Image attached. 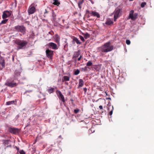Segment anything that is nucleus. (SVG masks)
<instances>
[{"label": "nucleus", "instance_id": "nucleus-11", "mask_svg": "<svg viewBox=\"0 0 154 154\" xmlns=\"http://www.w3.org/2000/svg\"><path fill=\"white\" fill-rule=\"evenodd\" d=\"M5 85L11 87H13L16 86L17 85L16 83H14L13 82H7L5 84Z\"/></svg>", "mask_w": 154, "mask_h": 154}, {"label": "nucleus", "instance_id": "nucleus-31", "mask_svg": "<svg viewBox=\"0 0 154 154\" xmlns=\"http://www.w3.org/2000/svg\"><path fill=\"white\" fill-rule=\"evenodd\" d=\"M48 91V92L50 94L52 93L54 91V88H50L49 89Z\"/></svg>", "mask_w": 154, "mask_h": 154}, {"label": "nucleus", "instance_id": "nucleus-49", "mask_svg": "<svg viewBox=\"0 0 154 154\" xmlns=\"http://www.w3.org/2000/svg\"><path fill=\"white\" fill-rule=\"evenodd\" d=\"M65 84H66V85H68V83H66V82H65Z\"/></svg>", "mask_w": 154, "mask_h": 154}, {"label": "nucleus", "instance_id": "nucleus-44", "mask_svg": "<svg viewBox=\"0 0 154 154\" xmlns=\"http://www.w3.org/2000/svg\"><path fill=\"white\" fill-rule=\"evenodd\" d=\"M88 0L90 1L92 4H94V2H93V1L92 0Z\"/></svg>", "mask_w": 154, "mask_h": 154}, {"label": "nucleus", "instance_id": "nucleus-40", "mask_svg": "<svg viewBox=\"0 0 154 154\" xmlns=\"http://www.w3.org/2000/svg\"><path fill=\"white\" fill-rule=\"evenodd\" d=\"M86 13L88 14L89 15H90V13L91 12V11H89L88 10H87L86 11Z\"/></svg>", "mask_w": 154, "mask_h": 154}, {"label": "nucleus", "instance_id": "nucleus-9", "mask_svg": "<svg viewBox=\"0 0 154 154\" xmlns=\"http://www.w3.org/2000/svg\"><path fill=\"white\" fill-rule=\"evenodd\" d=\"M121 11L120 8H118L115 10L114 15V20L116 21V19L119 17V14Z\"/></svg>", "mask_w": 154, "mask_h": 154}, {"label": "nucleus", "instance_id": "nucleus-37", "mask_svg": "<svg viewBox=\"0 0 154 154\" xmlns=\"http://www.w3.org/2000/svg\"><path fill=\"white\" fill-rule=\"evenodd\" d=\"M79 37H80V39H81V40L82 41H83V42H85V39H84V37H83L82 36H81V35H80V36H79Z\"/></svg>", "mask_w": 154, "mask_h": 154}, {"label": "nucleus", "instance_id": "nucleus-22", "mask_svg": "<svg viewBox=\"0 0 154 154\" xmlns=\"http://www.w3.org/2000/svg\"><path fill=\"white\" fill-rule=\"evenodd\" d=\"M80 53L79 51H75L74 52L72 58L74 59V58L78 57Z\"/></svg>", "mask_w": 154, "mask_h": 154}, {"label": "nucleus", "instance_id": "nucleus-21", "mask_svg": "<svg viewBox=\"0 0 154 154\" xmlns=\"http://www.w3.org/2000/svg\"><path fill=\"white\" fill-rule=\"evenodd\" d=\"M55 42L58 44H59L60 41V37L57 34L55 35Z\"/></svg>", "mask_w": 154, "mask_h": 154}, {"label": "nucleus", "instance_id": "nucleus-43", "mask_svg": "<svg viewBox=\"0 0 154 154\" xmlns=\"http://www.w3.org/2000/svg\"><path fill=\"white\" fill-rule=\"evenodd\" d=\"M82 56L81 55L80 57L78 59V61H79L80 60L81 58H82Z\"/></svg>", "mask_w": 154, "mask_h": 154}, {"label": "nucleus", "instance_id": "nucleus-28", "mask_svg": "<svg viewBox=\"0 0 154 154\" xmlns=\"http://www.w3.org/2000/svg\"><path fill=\"white\" fill-rule=\"evenodd\" d=\"M15 104L14 103V101L12 100L11 101H8L6 103V105H9L11 104Z\"/></svg>", "mask_w": 154, "mask_h": 154}, {"label": "nucleus", "instance_id": "nucleus-14", "mask_svg": "<svg viewBox=\"0 0 154 154\" xmlns=\"http://www.w3.org/2000/svg\"><path fill=\"white\" fill-rule=\"evenodd\" d=\"M93 16L94 17H97V18L100 17V14L97 12L94 11H91L90 13V15H88V17H89L90 16Z\"/></svg>", "mask_w": 154, "mask_h": 154}, {"label": "nucleus", "instance_id": "nucleus-36", "mask_svg": "<svg viewBox=\"0 0 154 154\" xmlns=\"http://www.w3.org/2000/svg\"><path fill=\"white\" fill-rule=\"evenodd\" d=\"M20 154H25V152L23 150H21L19 151Z\"/></svg>", "mask_w": 154, "mask_h": 154}, {"label": "nucleus", "instance_id": "nucleus-35", "mask_svg": "<svg viewBox=\"0 0 154 154\" xmlns=\"http://www.w3.org/2000/svg\"><path fill=\"white\" fill-rule=\"evenodd\" d=\"M146 3L145 2H142L141 4V7L142 8H143L146 5Z\"/></svg>", "mask_w": 154, "mask_h": 154}, {"label": "nucleus", "instance_id": "nucleus-39", "mask_svg": "<svg viewBox=\"0 0 154 154\" xmlns=\"http://www.w3.org/2000/svg\"><path fill=\"white\" fill-rule=\"evenodd\" d=\"M126 42L127 44L128 45H129L131 43V42L129 40H127L126 41Z\"/></svg>", "mask_w": 154, "mask_h": 154}, {"label": "nucleus", "instance_id": "nucleus-15", "mask_svg": "<svg viewBox=\"0 0 154 154\" xmlns=\"http://www.w3.org/2000/svg\"><path fill=\"white\" fill-rule=\"evenodd\" d=\"M58 92L59 94L58 95L59 98L60 100H61L63 102H65V100L63 95L62 94L61 92L60 91H58Z\"/></svg>", "mask_w": 154, "mask_h": 154}, {"label": "nucleus", "instance_id": "nucleus-23", "mask_svg": "<svg viewBox=\"0 0 154 154\" xmlns=\"http://www.w3.org/2000/svg\"><path fill=\"white\" fill-rule=\"evenodd\" d=\"M52 16L53 18V20L54 21H55L56 20V15L54 13L53 10H52Z\"/></svg>", "mask_w": 154, "mask_h": 154}, {"label": "nucleus", "instance_id": "nucleus-12", "mask_svg": "<svg viewBox=\"0 0 154 154\" xmlns=\"http://www.w3.org/2000/svg\"><path fill=\"white\" fill-rule=\"evenodd\" d=\"M48 45L49 47H51L54 50H57L58 48L57 45L55 43L53 42L49 43L48 44Z\"/></svg>", "mask_w": 154, "mask_h": 154}, {"label": "nucleus", "instance_id": "nucleus-5", "mask_svg": "<svg viewBox=\"0 0 154 154\" xmlns=\"http://www.w3.org/2000/svg\"><path fill=\"white\" fill-rule=\"evenodd\" d=\"M134 11L133 10H131L128 16L129 18H131L132 20H134L137 18L138 14L135 13L134 14Z\"/></svg>", "mask_w": 154, "mask_h": 154}, {"label": "nucleus", "instance_id": "nucleus-13", "mask_svg": "<svg viewBox=\"0 0 154 154\" xmlns=\"http://www.w3.org/2000/svg\"><path fill=\"white\" fill-rule=\"evenodd\" d=\"M9 131L11 133L16 134L19 132V130L17 128H9Z\"/></svg>", "mask_w": 154, "mask_h": 154}, {"label": "nucleus", "instance_id": "nucleus-27", "mask_svg": "<svg viewBox=\"0 0 154 154\" xmlns=\"http://www.w3.org/2000/svg\"><path fill=\"white\" fill-rule=\"evenodd\" d=\"M82 35H84L85 38L86 39L89 38L90 37V35L88 33H83Z\"/></svg>", "mask_w": 154, "mask_h": 154}, {"label": "nucleus", "instance_id": "nucleus-19", "mask_svg": "<svg viewBox=\"0 0 154 154\" xmlns=\"http://www.w3.org/2000/svg\"><path fill=\"white\" fill-rule=\"evenodd\" d=\"M70 77L67 76H64L62 79V81L63 82L65 81H68L69 80Z\"/></svg>", "mask_w": 154, "mask_h": 154}, {"label": "nucleus", "instance_id": "nucleus-32", "mask_svg": "<svg viewBox=\"0 0 154 154\" xmlns=\"http://www.w3.org/2000/svg\"><path fill=\"white\" fill-rule=\"evenodd\" d=\"M92 65V63L91 61H88L86 63V66H90Z\"/></svg>", "mask_w": 154, "mask_h": 154}, {"label": "nucleus", "instance_id": "nucleus-17", "mask_svg": "<svg viewBox=\"0 0 154 154\" xmlns=\"http://www.w3.org/2000/svg\"><path fill=\"white\" fill-rule=\"evenodd\" d=\"M101 66V64L95 65L93 66V68L94 69L97 71H99L100 70Z\"/></svg>", "mask_w": 154, "mask_h": 154}, {"label": "nucleus", "instance_id": "nucleus-7", "mask_svg": "<svg viewBox=\"0 0 154 154\" xmlns=\"http://www.w3.org/2000/svg\"><path fill=\"white\" fill-rule=\"evenodd\" d=\"M11 14V11H4L2 14V18L3 19H5L9 17Z\"/></svg>", "mask_w": 154, "mask_h": 154}, {"label": "nucleus", "instance_id": "nucleus-10", "mask_svg": "<svg viewBox=\"0 0 154 154\" xmlns=\"http://www.w3.org/2000/svg\"><path fill=\"white\" fill-rule=\"evenodd\" d=\"M72 38V42L73 44L75 45V43L78 45H80L81 44V42L76 37L73 36Z\"/></svg>", "mask_w": 154, "mask_h": 154}, {"label": "nucleus", "instance_id": "nucleus-25", "mask_svg": "<svg viewBox=\"0 0 154 154\" xmlns=\"http://www.w3.org/2000/svg\"><path fill=\"white\" fill-rule=\"evenodd\" d=\"M53 1L54 2L53 3V4L57 6H59L60 5V3L58 0H53Z\"/></svg>", "mask_w": 154, "mask_h": 154}, {"label": "nucleus", "instance_id": "nucleus-8", "mask_svg": "<svg viewBox=\"0 0 154 154\" xmlns=\"http://www.w3.org/2000/svg\"><path fill=\"white\" fill-rule=\"evenodd\" d=\"M45 52L47 57L51 59L53 55V51L47 49L46 50Z\"/></svg>", "mask_w": 154, "mask_h": 154}, {"label": "nucleus", "instance_id": "nucleus-20", "mask_svg": "<svg viewBox=\"0 0 154 154\" xmlns=\"http://www.w3.org/2000/svg\"><path fill=\"white\" fill-rule=\"evenodd\" d=\"M84 84V82L83 80L82 79H79V83L78 88L82 87Z\"/></svg>", "mask_w": 154, "mask_h": 154}, {"label": "nucleus", "instance_id": "nucleus-16", "mask_svg": "<svg viewBox=\"0 0 154 154\" xmlns=\"http://www.w3.org/2000/svg\"><path fill=\"white\" fill-rule=\"evenodd\" d=\"M108 111L109 112V115H111L112 114L113 111V107L112 106H111V105L107 106Z\"/></svg>", "mask_w": 154, "mask_h": 154}, {"label": "nucleus", "instance_id": "nucleus-48", "mask_svg": "<svg viewBox=\"0 0 154 154\" xmlns=\"http://www.w3.org/2000/svg\"><path fill=\"white\" fill-rule=\"evenodd\" d=\"M58 137L62 138V136L61 135H60Z\"/></svg>", "mask_w": 154, "mask_h": 154}, {"label": "nucleus", "instance_id": "nucleus-26", "mask_svg": "<svg viewBox=\"0 0 154 154\" xmlns=\"http://www.w3.org/2000/svg\"><path fill=\"white\" fill-rule=\"evenodd\" d=\"M113 22L110 20H107L105 23L106 25H109L113 24Z\"/></svg>", "mask_w": 154, "mask_h": 154}, {"label": "nucleus", "instance_id": "nucleus-47", "mask_svg": "<svg viewBox=\"0 0 154 154\" xmlns=\"http://www.w3.org/2000/svg\"><path fill=\"white\" fill-rule=\"evenodd\" d=\"M11 145H8V146H7L6 147H11Z\"/></svg>", "mask_w": 154, "mask_h": 154}, {"label": "nucleus", "instance_id": "nucleus-4", "mask_svg": "<svg viewBox=\"0 0 154 154\" xmlns=\"http://www.w3.org/2000/svg\"><path fill=\"white\" fill-rule=\"evenodd\" d=\"M15 31L24 33L26 32V28L23 25H18L14 27Z\"/></svg>", "mask_w": 154, "mask_h": 154}, {"label": "nucleus", "instance_id": "nucleus-29", "mask_svg": "<svg viewBox=\"0 0 154 154\" xmlns=\"http://www.w3.org/2000/svg\"><path fill=\"white\" fill-rule=\"evenodd\" d=\"M88 67L87 66H85V67L82 68L81 69V70L82 71L84 72H87L88 71Z\"/></svg>", "mask_w": 154, "mask_h": 154}, {"label": "nucleus", "instance_id": "nucleus-50", "mask_svg": "<svg viewBox=\"0 0 154 154\" xmlns=\"http://www.w3.org/2000/svg\"><path fill=\"white\" fill-rule=\"evenodd\" d=\"M71 100L72 101H73V100H72V99H71Z\"/></svg>", "mask_w": 154, "mask_h": 154}, {"label": "nucleus", "instance_id": "nucleus-33", "mask_svg": "<svg viewBox=\"0 0 154 154\" xmlns=\"http://www.w3.org/2000/svg\"><path fill=\"white\" fill-rule=\"evenodd\" d=\"M8 20V19H5L4 20L1 21V23H0V24H5L7 22Z\"/></svg>", "mask_w": 154, "mask_h": 154}, {"label": "nucleus", "instance_id": "nucleus-46", "mask_svg": "<svg viewBox=\"0 0 154 154\" xmlns=\"http://www.w3.org/2000/svg\"><path fill=\"white\" fill-rule=\"evenodd\" d=\"M99 108L100 109H103V106H100Z\"/></svg>", "mask_w": 154, "mask_h": 154}, {"label": "nucleus", "instance_id": "nucleus-18", "mask_svg": "<svg viewBox=\"0 0 154 154\" xmlns=\"http://www.w3.org/2000/svg\"><path fill=\"white\" fill-rule=\"evenodd\" d=\"M5 63L4 59L2 57H0V65H1L2 68L5 67Z\"/></svg>", "mask_w": 154, "mask_h": 154}, {"label": "nucleus", "instance_id": "nucleus-41", "mask_svg": "<svg viewBox=\"0 0 154 154\" xmlns=\"http://www.w3.org/2000/svg\"><path fill=\"white\" fill-rule=\"evenodd\" d=\"M87 88H83V90L84 91L85 93H86L87 91Z\"/></svg>", "mask_w": 154, "mask_h": 154}, {"label": "nucleus", "instance_id": "nucleus-45", "mask_svg": "<svg viewBox=\"0 0 154 154\" xmlns=\"http://www.w3.org/2000/svg\"><path fill=\"white\" fill-rule=\"evenodd\" d=\"M15 147L17 149V150L18 151V152L19 151V148L18 147H17L16 146Z\"/></svg>", "mask_w": 154, "mask_h": 154}, {"label": "nucleus", "instance_id": "nucleus-2", "mask_svg": "<svg viewBox=\"0 0 154 154\" xmlns=\"http://www.w3.org/2000/svg\"><path fill=\"white\" fill-rule=\"evenodd\" d=\"M14 43L18 45V48L19 49H21L23 47L26 46L28 42L25 40H21L19 39H16L14 40Z\"/></svg>", "mask_w": 154, "mask_h": 154}, {"label": "nucleus", "instance_id": "nucleus-42", "mask_svg": "<svg viewBox=\"0 0 154 154\" xmlns=\"http://www.w3.org/2000/svg\"><path fill=\"white\" fill-rule=\"evenodd\" d=\"M48 13V11L47 10L45 9V12H44V14H47Z\"/></svg>", "mask_w": 154, "mask_h": 154}, {"label": "nucleus", "instance_id": "nucleus-34", "mask_svg": "<svg viewBox=\"0 0 154 154\" xmlns=\"http://www.w3.org/2000/svg\"><path fill=\"white\" fill-rule=\"evenodd\" d=\"M79 72L80 71L78 69H77L75 71L74 74L75 75H77L79 74Z\"/></svg>", "mask_w": 154, "mask_h": 154}, {"label": "nucleus", "instance_id": "nucleus-38", "mask_svg": "<svg viewBox=\"0 0 154 154\" xmlns=\"http://www.w3.org/2000/svg\"><path fill=\"white\" fill-rule=\"evenodd\" d=\"M80 111V110L79 109H75L74 110V112L75 113H77Z\"/></svg>", "mask_w": 154, "mask_h": 154}, {"label": "nucleus", "instance_id": "nucleus-24", "mask_svg": "<svg viewBox=\"0 0 154 154\" xmlns=\"http://www.w3.org/2000/svg\"><path fill=\"white\" fill-rule=\"evenodd\" d=\"M3 141V144L4 145L6 146L7 145H8L9 144V142L10 141V140H4Z\"/></svg>", "mask_w": 154, "mask_h": 154}, {"label": "nucleus", "instance_id": "nucleus-6", "mask_svg": "<svg viewBox=\"0 0 154 154\" xmlns=\"http://www.w3.org/2000/svg\"><path fill=\"white\" fill-rule=\"evenodd\" d=\"M21 72V70L20 69H19L15 70L14 75V79H17V78L20 75Z\"/></svg>", "mask_w": 154, "mask_h": 154}, {"label": "nucleus", "instance_id": "nucleus-30", "mask_svg": "<svg viewBox=\"0 0 154 154\" xmlns=\"http://www.w3.org/2000/svg\"><path fill=\"white\" fill-rule=\"evenodd\" d=\"M84 2V0H82V1H79L78 3V5L79 8L81 9V5H82Z\"/></svg>", "mask_w": 154, "mask_h": 154}, {"label": "nucleus", "instance_id": "nucleus-3", "mask_svg": "<svg viewBox=\"0 0 154 154\" xmlns=\"http://www.w3.org/2000/svg\"><path fill=\"white\" fill-rule=\"evenodd\" d=\"M37 5L35 3H32L29 7L28 10V13L29 14H33L36 11L35 7Z\"/></svg>", "mask_w": 154, "mask_h": 154}, {"label": "nucleus", "instance_id": "nucleus-1", "mask_svg": "<svg viewBox=\"0 0 154 154\" xmlns=\"http://www.w3.org/2000/svg\"><path fill=\"white\" fill-rule=\"evenodd\" d=\"M113 46L110 45V42H108L104 44L101 47L98 48V51L100 52L107 53L112 51Z\"/></svg>", "mask_w": 154, "mask_h": 154}]
</instances>
